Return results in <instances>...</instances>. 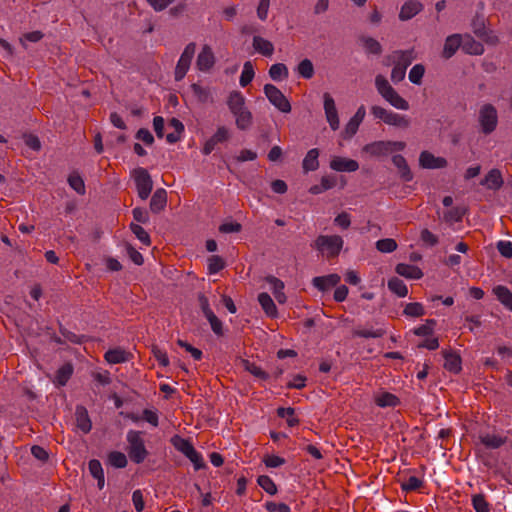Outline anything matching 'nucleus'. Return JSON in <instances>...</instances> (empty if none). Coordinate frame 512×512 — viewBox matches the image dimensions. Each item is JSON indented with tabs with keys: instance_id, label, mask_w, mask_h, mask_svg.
<instances>
[{
	"instance_id": "nucleus-1",
	"label": "nucleus",
	"mask_w": 512,
	"mask_h": 512,
	"mask_svg": "<svg viewBox=\"0 0 512 512\" xmlns=\"http://www.w3.org/2000/svg\"><path fill=\"white\" fill-rule=\"evenodd\" d=\"M227 105L235 118V124L239 130H247L252 126V113L247 108L245 98L240 92H231L227 100Z\"/></svg>"
},
{
	"instance_id": "nucleus-2",
	"label": "nucleus",
	"mask_w": 512,
	"mask_h": 512,
	"mask_svg": "<svg viewBox=\"0 0 512 512\" xmlns=\"http://www.w3.org/2000/svg\"><path fill=\"white\" fill-rule=\"evenodd\" d=\"M375 87L381 97L398 110L407 111L409 103L388 82L385 76L378 74L375 77Z\"/></svg>"
},
{
	"instance_id": "nucleus-3",
	"label": "nucleus",
	"mask_w": 512,
	"mask_h": 512,
	"mask_svg": "<svg viewBox=\"0 0 512 512\" xmlns=\"http://www.w3.org/2000/svg\"><path fill=\"white\" fill-rule=\"evenodd\" d=\"M405 147L406 143L403 141L380 140L366 144L362 151L371 157H382L393 152L403 151Z\"/></svg>"
},
{
	"instance_id": "nucleus-4",
	"label": "nucleus",
	"mask_w": 512,
	"mask_h": 512,
	"mask_svg": "<svg viewBox=\"0 0 512 512\" xmlns=\"http://www.w3.org/2000/svg\"><path fill=\"white\" fill-rule=\"evenodd\" d=\"M126 440L128 443L127 451L130 459L137 464L142 463L148 455V451L145 448L144 440L142 438V432L129 430L126 435Z\"/></svg>"
},
{
	"instance_id": "nucleus-5",
	"label": "nucleus",
	"mask_w": 512,
	"mask_h": 512,
	"mask_svg": "<svg viewBox=\"0 0 512 512\" xmlns=\"http://www.w3.org/2000/svg\"><path fill=\"white\" fill-rule=\"evenodd\" d=\"M478 122L482 133L491 134L497 127L498 114L496 108L491 104H484L479 109Z\"/></svg>"
},
{
	"instance_id": "nucleus-6",
	"label": "nucleus",
	"mask_w": 512,
	"mask_h": 512,
	"mask_svg": "<svg viewBox=\"0 0 512 512\" xmlns=\"http://www.w3.org/2000/svg\"><path fill=\"white\" fill-rule=\"evenodd\" d=\"M132 177L135 181L138 196L145 200L150 195L153 188V181L150 174L144 168H136L132 172Z\"/></svg>"
},
{
	"instance_id": "nucleus-7",
	"label": "nucleus",
	"mask_w": 512,
	"mask_h": 512,
	"mask_svg": "<svg viewBox=\"0 0 512 512\" xmlns=\"http://www.w3.org/2000/svg\"><path fill=\"white\" fill-rule=\"evenodd\" d=\"M172 444L194 464L196 470H199L204 466L201 455L194 449L189 441L179 436H175L172 438Z\"/></svg>"
},
{
	"instance_id": "nucleus-8",
	"label": "nucleus",
	"mask_w": 512,
	"mask_h": 512,
	"mask_svg": "<svg viewBox=\"0 0 512 512\" xmlns=\"http://www.w3.org/2000/svg\"><path fill=\"white\" fill-rule=\"evenodd\" d=\"M315 247L321 252H327L328 256H336L343 247V240L338 235H320L315 241Z\"/></svg>"
},
{
	"instance_id": "nucleus-9",
	"label": "nucleus",
	"mask_w": 512,
	"mask_h": 512,
	"mask_svg": "<svg viewBox=\"0 0 512 512\" xmlns=\"http://www.w3.org/2000/svg\"><path fill=\"white\" fill-rule=\"evenodd\" d=\"M264 93L269 102L283 113L291 111V105L285 95L274 85L266 84L264 86Z\"/></svg>"
},
{
	"instance_id": "nucleus-10",
	"label": "nucleus",
	"mask_w": 512,
	"mask_h": 512,
	"mask_svg": "<svg viewBox=\"0 0 512 512\" xmlns=\"http://www.w3.org/2000/svg\"><path fill=\"white\" fill-rule=\"evenodd\" d=\"M195 50H196L195 43H189L184 48V50L177 62L175 72H174L176 81H180L185 77L186 73L188 72V70L190 68L191 61L195 54Z\"/></svg>"
},
{
	"instance_id": "nucleus-11",
	"label": "nucleus",
	"mask_w": 512,
	"mask_h": 512,
	"mask_svg": "<svg viewBox=\"0 0 512 512\" xmlns=\"http://www.w3.org/2000/svg\"><path fill=\"white\" fill-rule=\"evenodd\" d=\"M415 59L414 50H396L392 52L390 55H388L385 60L384 64L389 65H395L397 67L400 66V68L407 69V67L412 63V61Z\"/></svg>"
},
{
	"instance_id": "nucleus-12",
	"label": "nucleus",
	"mask_w": 512,
	"mask_h": 512,
	"mask_svg": "<svg viewBox=\"0 0 512 512\" xmlns=\"http://www.w3.org/2000/svg\"><path fill=\"white\" fill-rule=\"evenodd\" d=\"M231 138V131L226 126H219L216 132L205 141L202 153L209 155L218 144L225 143Z\"/></svg>"
},
{
	"instance_id": "nucleus-13",
	"label": "nucleus",
	"mask_w": 512,
	"mask_h": 512,
	"mask_svg": "<svg viewBox=\"0 0 512 512\" xmlns=\"http://www.w3.org/2000/svg\"><path fill=\"white\" fill-rule=\"evenodd\" d=\"M324 112L326 120L332 130H337L340 126L338 111L335 101L329 93H324Z\"/></svg>"
},
{
	"instance_id": "nucleus-14",
	"label": "nucleus",
	"mask_w": 512,
	"mask_h": 512,
	"mask_svg": "<svg viewBox=\"0 0 512 512\" xmlns=\"http://www.w3.org/2000/svg\"><path fill=\"white\" fill-rule=\"evenodd\" d=\"M366 116V109L364 105L358 107L356 113L350 118L348 123L345 125L341 135L345 139L352 138L358 131L361 122Z\"/></svg>"
},
{
	"instance_id": "nucleus-15",
	"label": "nucleus",
	"mask_w": 512,
	"mask_h": 512,
	"mask_svg": "<svg viewBox=\"0 0 512 512\" xmlns=\"http://www.w3.org/2000/svg\"><path fill=\"white\" fill-rule=\"evenodd\" d=\"M419 165L424 169H440L447 166V160L436 157L429 151H422L419 155Z\"/></svg>"
},
{
	"instance_id": "nucleus-16",
	"label": "nucleus",
	"mask_w": 512,
	"mask_h": 512,
	"mask_svg": "<svg viewBox=\"0 0 512 512\" xmlns=\"http://www.w3.org/2000/svg\"><path fill=\"white\" fill-rule=\"evenodd\" d=\"M215 64V56L210 46L204 45L197 56L196 65L201 71L210 70Z\"/></svg>"
},
{
	"instance_id": "nucleus-17",
	"label": "nucleus",
	"mask_w": 512,
	"mask_h": 512,
	"mask_svg": "<svg viewBox=\"0 0 512 512\" xmlns=\"http://www.w3.org/2000/svg\"><path fill=\"white\" fill-rule=\"evenodd\" d=\"M330 168L339 172H354L358 170L359 164L353 159L335 156L330 161Z\"/></svg>"
},
{
	"instance_id": "nucleus-18",
	"label": "nucleus",
	"mask_w": 512,
	"mask_h": 512,
	"mask_svg": "<svg viewBox=\"0 0 512 512\" xmlns=\"http://www.w3.org/2000/svg\"><path fill=\"white\" fill-rule=\"evenodd\" d=\"M460 46H462V36L460 34L448 36L444 42L442 56L445 59L451 58Z\"/></svg>"
},
{
	"instance_id": "nucleus-19",
	"label": "nucleus",
	"mask_w": 512,
	"mask_h": 512,
	"mask_svg": "<svg viewBox=\"0 0 512 512\" xmlns=\"http://www.w3.org/2000/svg\"><path fill=\"white\" fill-rule=\"evenodd\" d=\"M423 9V5L417 0L405 2L400 10L399 18L402 21L409 20L417 15Z\"/></svg>"
},
{
	"instance_id": "nucleus-20",
	"label": "nucleus",
	"mask_w": 512,
	"mask_h": 512,
	"mask_svg": "<svg viewBox=\"0 0 512 512\" xmlns=\"http://www.w3.org/2000/svg\"><path fill=\"white\" fill-rule=\"evenodd\" d=\"M341 278L338 274H329L326 276L315 277L312 280V284L320 291H326L330 287L338 285Z\"/></svg>"
},
{
	"instance_id": "nucleus-21",
	"label": "nucleus",
	"mask_w": 512,
	"mask_h": 512,
	"mask_svg": "<svg viewBox=\"0 0 512 512\" xmlns=\"http://www.w3.org/2000/svg\"><path fill=\"white\" fill-rule=\"evenodd\" d=\"M266 281L270 286V290L272 291L275 299L278 303L283 304L286 302V295L284 293V283L280 279L274 276L266 277Z\"/></svg>"
},
{
	"instance_id": "nucleus-22",
	"label": "nucleus",
	"mask_w": 512,
	"mask_h": 512,
	"mask_svg": "<svg viewBox=\"0 0 512 512\" xmlns=\"http://www.w3.org/2000/svg\"><path fill=\"white\" fill-rule=\"evenodd\" d=\"M252 46L255 49V51L262 54L263 56L270 57L274 53L273 43L261 36L253 37Z\"/></svg>"
},
{
	"instance_id": "nucleus-23",
	"label": "nucleus",
	"mask_w": 512,
	"mask_h": 512,
	"mask_svg": "<svg viewBox=\"0 0 512 512\" xmlns=\"http://www.w3.org/2000/svg\"><path fill=\"white\" fill-rule=\"evenodd\" d=\"M77 427L83 432L88 433L91 428V420L88 415V411L83 406H78L75 411Z\"/></svg>"
},
{
	"instance_id": "nucleus-24",
	"label": "nucleus",
	"mask_w": 512,
	"mask_h": 512,
	"mask_svg": "<svg viewBox=\"0 0 512 512\" xmlns=\"http://www.w3.org/2000/svg\"><path fill=\"white\" fill-rule=\"evenodd\" d=\"M392 162L398 169L399 175L404 181L408 182L412 180L413 174L407 164L406 159L402 155H394L392 157Z\"/></svg>"
},
{
	"instance_id": "nucleus-25",
	"label": "nucleus",
	"mask_w": 512,
	"mask_h": 512,
	"mask_svg": "<svg viewBox=\"0 0 512 512\" xmlns=\"http://www.w3.org/2000/svg\"><path fill=\"white\" fill-rule=\"evenodd\" d=\"M359 42L367 54L380 55L382 53V45L373 37L361 36Z\"/></svg>"
},
{
	"instance_id": "nucleus-26",
	"label": "nucleus",
	"mask_w": 512,
	"mask_h": 512,
	"mask_svg": "<svg viewBox=\"0 0 512 512\" xmlns=\"http://www.w3.org/2000/svg\"><path fill=\"white\" fill-rule=\"evenodd\" d=\"M167 204V193L164 189H157L152 195L150 209L154 213L162 211Z\"/></svg>"
},
{
	"instance_id": "nucleus-27",
	"label": "nucleus",
	"mask_w": 512,
	"mask_h": 512,
	"mask_svg": "<svg viewBox=\"0 0 512 512\" xmlns=\"http://www.w3.org/2000/svg\"><path fill=\"white\" fill-rule=\"evenodd\" d=\"M462 49L470 55H482L484 53L483 45L469 35L462 37Z\"/></svg>"
},
{
	"instance_id": "nucleus-28",
	"label": "nucleus",
	"mask_w": 512,
	"mask_h": 512,
	"mask_svg": "<svg viewBox=\"0 0 512 512\" xmlns=\"http://www.w3.org/2000/svg\"><path fill=\"white\" fill-rule=\"evenodd\" d=\"M385 124L405 130L410 127L411 119L407 115L391 111Z\"/></svg>"
},
{
	"instance_id": "nucleus-29",
	"label": "nucleus",
	"mask_w": 512,
	"mask_h": 512,
	"mask_svg": "<svg viewBox=\"0 0 512 512\" xmlns=\"http://www.w3.org/2000/svg\"><path fill=\"white\" fill-rule=\"evenodd\" d=\"M396 272L409 279H420L423 276L422 271L414 265L400 263L396 266Z\"/></svg>"
},
{
	"instance_id": "nucleus-30",
	"label": "nucleus",
	"mask_w": 512,
	"mask_h": 512,
	"mask_svg": "<svg viewBox=\"0 0 512 512\" xmlns=\"http://www.w3.org/2000/svg\"><path fill=\"white\" fill-rule=\"evenodd\" d=\"M258 302L269 317H275L277 315L276 305L268 293H260L258 295Z\"/></svg>"
},
{
	"instance_id": "nucleus-31",
	"label": "nucleus",
	"mask_w": 512,
	"mask_h": 512,
	"mask_svg": "<svg viewBox=\"0 0 512 512\" xmlns=\"http://www.w3.org/2000/svg\"><path fill=\"white\" fill-rule=\"evenodd\" d=\"M105 359L110 364L124 363L129 360V353L121 348L108 350Z\"/></svg>"
},
{
	"instance_id": "nucleus-32",
	"label": "nucleus",
	"mask_w": 512,
	"mask_h": 512,
	"mask_svg": "<svg viewBox=\"0 0 512 512\" xmlns=\"http://www.w3.org/2000/svg\"><path fill=\"white\" fill-rule=\"evenodd\" d=\"M88 469L90 474L97 480L99 489H103L105 485V478L100 461L96 459L90 460L88 464Z\"/></svg>"
},
{
	"instance_id": "nucleus-33",
	"label": "nucleus",
	"mask_w": 512,
	"mask_h": 512,
	"mask_svg": "<svg viewBox=\"0 0 512 512\" xmlns=\"http://www.w3.org/2000/svg\"><path fill=\"white\" fill-rule=\"evenodd\" d=\"M501 173L497 169H492L482 180L481 184L489 189L496 190L502 185Z\"/></svg>"
},
{
	"instance_id": "nucleus-34",
	"label": "nucleus",
	"mask_w": 512,
	"mask_h": 512,
	"mask_svg": "<svg viewBox=\"0 0 512 512\" xmlns=\"http://www.w3.org/2000/svg\"><path fill=\"white\" fill-rule=\"evenodd\" d=\"M319 151L316 148L309 150L303 159V169L306 172L315 171L319 167L318 161Z\"/></svg>"
},
{
	"instance_id": "nucleus-35",
	"label": "nucleus",
	"mask_w": 512,
	"mask_h": 512,
	"mask_svg": "<svg viewBox=\"0 0 512 512\" xmlns=\"http://www.w3.org/2000/svg\"><path fill=\"white\" fill-rule=\"evenodd\" d=\"M444 367L452 373H458L461 370V358L452 352H444Z\"/></svg>"
},
{
	"instance_id": "nucleus-36",
	"label": "nucleus",
	"mask_w": 512,
	"mask_h": 512,
	"mask_svg": "<svg viewBox=\"0 0 512 512\" xmlns=\"http://www.w3.org/2000/svg\"><path fill=\"white\" fill-rule=\"evenodd\" d=\"M497 299L508 309L512 311V293L510 290L502 285H498L493 289Z\"/></svg>"
},
{
	"instance_id": "nucleus-37",
	"label": "nucleus",
	"mask_w": 512,
	"mask_h": 512,
	"mask_svg": "<svg viewBox=\"0 0 512 512\" xmlns=\"http://www.w3.org/2000/svg\"><path fill=\"white\" fill-rule=\"evenodd\" d=\"M481 443L489 449H497L505 443V439L496 434H482L480 435Z\"/></svg>"
},
{
	"instance_id": "nucleus-38",
	"label": "nucleus",
	"mask_w": 512,
	"mask_h": 512,
	"mask_svg": "<svg viewBox=\"0 0 512 512\" xmlns=\"http://www.w3.org/2000/svg\"><path fill=\"white\" fill-rule=\"evenodd\" d=\"M288 68L283 63L273 64L269 69V76L274 81H281L288 77Z\"/></svg>"
},
{
	"instance_id": "nucleus-39",
	"label": "nucleus",
	"mask_w": 512,
	"mask_h": 512,
	"mask_svg": "<svg viewBox=\"0 0 512 512\" xmlns=\"http://www.w3.org/2000/svg\"><path fill=\"white\" fill-rule=\"evenodd\" d=\"M336 184V180L334 177L324 176L321 179V183L319 185H313L310 187L309 192L311 194L317 195L326 190L333 188Z\"/></svg>"
},
{
	"instance_id": "nucleus-40",
	"label": "nucleus",
	"mask_w": 512,
	"mask_h": 512,
	"mask_svg": "<svg viewBox=\"0 0 512 512\" xmlns=\"http://www.w3.org/2000/svg\"><path fill=\"white\" fill-rule=\"evenodd\" d=\"M388 288L399 297H405L408 294L407 286L397 277H393L388 281Z\"/></svg>"
},
{
	"instance_id": "nucleus-41",
	"label": "nucleus",
	"mask_w": 512,
	"mask_h": 512,
	"mask_svg": "<svg viewBox=\"0 0 512 512\" xmlns=\"http://www.w3.org/2000/svg\"><path fill=\"white\" fill-rule=\"evenodd\" d=\"M296 71L301 77L305 79L312 78L314 75V66L312 61L309 59H303L298 64Z\"/></svg>"
},
{
	"instance_id": "nucleus-42",
	"label": "nucleus",
	"mask_w": 512,
	"mask_h": 512,
	"mask_svg": "<svg viewBox=\"0 0 512 512\" xmlns=\"http://www.w3.org/2000/svg\"><path fill=\"white\" fill-rule=\"evenodd\" d=\"M73 373V367L70 364H65L62 367H60L57 371L55 382L60 385L64 386L69 378L71 377Z\"/></svg>"
},
{
	"instance_id": "nucleus-43",
	"label": "nucleus",
	"mask_w": 512,
	"mask_h": 512,
	"mask_svg": "<svg viewBox=\"0 0 512 512\" xmlns=\"http://www.w3.org/2000/svg\"><path fill=\"white\" fill-rule=\"evenodd\" d=\"M375 401L377 405L380 407H394L399 402L398 398L395 395L388 392L379 394L375 398Z\"/></svg>"
},
{
	"instance_id": "nucleus-44",
	"label": "nucleus",
	"mask_w": 512,
	"mask_h": 512,
	"mask_svg": "<svg viewBox=\"0 0 512 512\" xmlns=\"http://www.w3.org/2000/svg\"><path fill=\"white\" fill-rule=\"evenodd\" d=\"M254 77L253 65L250 61H246L243 65V70L240 76L239 83L242 87L247 86Z\"/></svg>"
},
{
	"instance_id": "nucleus-45",
	"label": "nucleus",
	"mask_w": 512,
	"mask_h": 512,
	"mask_svg": "<svg viewBox=\"0 0 512 512\" xmlns=\"http://www.w3.org/2000/svg\"><path fill=\"white\" fill-rule=\"evenodd\" d=\"M108 461L115 468H124L128 463L126 455L118 451L111 452L108 456Z\"/></svg>"
},
{
	"instance_id": "nucleus-46",
	"label": "nucleus",
	"mask_w": 512,
	"mask_h": 512,
	"mask_svg": "<svg viewBox=\"0 0 512 512\" xmlns=\"http://www.w3.org/2000/svg\"><path fill=\"white\" fill-rule=\"evenodd\" d=\"M68 183L78 194L83 195L85 193L84 181L78 173H72L68 178Z\"/></svg>"
},
{
	"instance_id": "nucleus-47",
	"label": "nucleus",
	"mask_w": 512,
	"mask_h": 512,
	"mask_svg": "<svg viewBox=\"0 0 512 512\" xmlns=\"http://www.w3.org/2000/svg\"><path fill=\"white\" fill-rule=\"evenodd\" d=\"M376 248L381 253H391L397 249V243L392 238H385L376 242Z\"/></svg>"
},
{
	"instance_id": "nucleus-48",
	"label": "nucleus",
	"mask_w": 512,
	"mask_h": 512,
	"mask_svg": "<svg viewBox=\"0 0 512 512\" xmlns=\"http://www.w3.org/2000/svg\"><path fill=\"white\" fill-rule=\"evenodd\" d=\"M425 73V67L422 64L414 65L409 71V80L413 84L419 85L421 84L422 78Z\"/></svg>"
},
{
	"instance_id": "nucleus-49",
	"label": "nucleus",
	"mask_w": 512,
	"mask_h": 512,
	"mask_svg": "<svg viewBox=\"0 0 512 512\" xmlns=\"http://www.w3.org/2000/svg\"><path fill=\"white\" fill-rule=\"evenodd\" d=\"M257 482H258L259 486L262 489H264L268 494H270V495L276 494L277 487L270 477H268L266 475L259 476Z\"/></svg>"
},
{
	"instance_id": "nucleus-50",
	"label": "nucleus",
	"mask_w": 512,
	"mask_h": 512,
	"mask_svg": "<svg viewBox=\"0 0 512 512\" xmlns=\"http://www.w3.org/2000/svg\"><path fill=\"white\" fill-rule=\"evenodd\" d=\"M404 314L411 317H420L424 314V307L418 302L408 303L404 308Z\"/></svg>"
},
{
	"instance_id": "nucleus-51",
	"label": "nucleus",
	"mask_w": 512,
	"mask_h": 512,
	"mask_svg": "<svg viewBox=\"0 0 512 512\" xmlns=\"http://www.w3.org/2000/svg\"><path fill=\"white\" fill-rule=\"evenodd\" d=\"M209 322L212 331L217 336H223L224 335V328L222 321L214 314L210 315L206 318Z\"/></svg>"
},
{
	"instance_id": "nucleus-52",
	"label": "nucleus",
	"mask_w": 512,
	"mask_h": 512,
	"mask_svg": "<svg viewBox=\"0 0 512 512\" xmlns=\"http://www.w3.org/2000/svg\"><path fill=\"white\" fill-rule=\"evenodd\" d=\"M475 33L481 37L487 44L496 45L499 43L498 36L492 31H485L484 28L476 29Z\"/></svg>"
},
{
	"instance_id": "nucleus-53",
	"label": "nucleus",
	"mask_w": 512,
	"mask_h": 512,
	"mask_svg": "<svg viewBox=\"0 0 512 512\" xmlns=\"http://www.w3.org/2000/svg\"><path fill=\"white\" fill-rule=\"evenodd\" d=\"M277 414L279 417L286 418L289 426H295L298 423V419L294 417L293 408H278Z\"/></svg>"
},
{
	"instance_id": "nucleus-54",
	"label": "nucleus",
	"mask_w": 512,
	"mask_h": 512,
	"mask_svg": "<svg viewBox=\"0 0 512 512\" xmlns=\"http://www.w3.org/2000/svg\"><path fill=\"white\" fill-rule=\"evenodd\" d=\"M472 504L476 512H489V505L482 494L474 495Z\"/></svg>"
},
{
	"instance_id": "nucleus-55",
	"label": "nucleus",
	"mask_w": 512,
	"mask_h": 512,
	"mask_svg": "<svg viewBox=\"0 0 512 512\" xmlns=\"http://www.w3.org/2000/svg\"><path fill=\"white\" fill-rule=\"evenodd\" d=\"M422 485V481L416 476H409L407 479L403 480L401 483V487L405 491H414L420 488Z\"/></svg>"
},
{
	"instance_id": "nucleus-56",
	"label": "nucleus",
	"mask_w": 512,
	"mask_h": 512,
	"mask_svg": "<svg viewBox=\"0 0 512 512\" xmlns=\"http://www.w3.org/2000/svg\"><path fill=\"white\" fill-rule=\"evenodd\" d=\"M385 331L381 328L378 329H362L354 332V335L363 338H380L384 335Z\"/></svg>"
},
{
	"instance_id": "nucleus-57",
	"label": "nucleus",
	"mask_w": 512,
	"mask_h": 512,
	"mask_svg": "<svg viewBox=\"0 0 512 512\" xmlns=\"http://www.w3.org/2000/svg\"><path fill=\"white\" fill-rule=\"evenodd\" d=\"M370 111L375 119H379V120L383 121L384 123H386V121L391 113V110L385 109L384 107L379 106V105L371 106Z\"/></svg>"
},
{
	"instance_id": "nucleus-58",
	"label": "nucleus",
	"mask_w": 512,
	"mask_h": 512,
	"mask_svg": "<svg viewBox=\"0 0 512 512\" xmlns=\"http://www.w3.org/2000/svg\"><path fill=\"white\" fill-rule=\"evenodd\" d=\"M224 267V261L221 257L214 255L208 259L209 272L214 274L219 272Z\"/></svg>"
},
{
	"instance_id": "nucleus-59",
	"label": "nucleus",
	"mask_w": 512,
	"mask_h": 512,
	"mask_svg": "<svg viewBox=\"0 0 512 512\" xmlns=\"http://www.w3.org/2000/svg\"><path fill=\"white\" fill-rule=\"evenodd\" d=\"M131 230L135 236L144 244H150V237L148 233L138 224H131Z\"/></svg>"
},
{
	"instance_id": "nucleus-60",
	"label": "nucleus",
	"mask_w": 512,
	"mask_h": 512,
	"mask_svg": "<svg viewBox=\"0 0 512 512\" xmlns=\"http://www.w3.org/2000/svg\"><path fill=\"white\" fill-rule=\"evenodd\" d=\"M244 366H245V369L247 371H249L252 375L260 378V379H267L268 378V374L263 371L259 366H257L256 364L254 363H251L249 361H246L244 363Z\"/></svg>"
},
{
	"instance_id": "nucleus-61",
	"label": "nucleus",
	"mask_w": 512,
	"mask_h": 512,
	"mask_svg": "<svg viewBox=\"0 0 512 512\" xmlns=\"http://www.w3.org/2000/svg\"><path fill=\"white\" fill-rule=\"evenodd\" d=\"M444 220L449 223L459 222L463 217V211L460 208H453L444 213Z\"/></svg>"
},
{
	"instance_id": "nucleus-62",
	"label": "nucleus",
	"mask_w": 512,
	"mask_h": 512,
	"mask_svg": "<svg viewBox=\"0 0 512 512\" xmlns=\"http://www.w3.org/2000/svg\"><path fill=\"white\" fill-rule=\"evenodd\" d=\"M435 325L434 320H427L426 324L421 325L414 329V333L418 336H427L430 335L433 331V326Z\"/></svg>"
},
{
	"instance_id": "nucleus-63",
	"label": "nucleus",
	"mask_w": 512,
	"mask_h": 512,
	"mask_svg": "<svg viewBox=\"0 0 512 512\" xmlns=\"http://www.w3.org/2000/svg\"><path fill=\"white\" fill-rule=\"evenodd\" d=\"M177 344L181 347H183L187 352H189L191 354V356L195 359V360H200L201 357H202V352L201 350L191 346L189 343L179 339L177 341Z\"/></svg>"
},
{
	"instance_id": "nucleus-64",
	"label": "nucleus",
	"mask_w": 512,
	"mask_h": 512,
	"mask_svg": "<svg viewBox=\"0 0 512 512\" xmlns=\"http://www.w3.org/2000/svg\"><path fill=\"white\" fill-rule=\"evenodd\" d=\"M497 249L503 257H512V243L510 241H499L497 243Z\"/></svg>"
}]
</instances>
